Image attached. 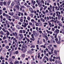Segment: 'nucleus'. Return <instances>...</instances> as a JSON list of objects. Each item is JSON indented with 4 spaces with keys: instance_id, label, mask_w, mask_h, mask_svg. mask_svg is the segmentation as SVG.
Segmentation results:
<instances>
[{
    "instance_id": "f257e3e1",
    "label": "nucleus",
    "mask_w": 64,
    "mask_h": 64,
    "mask_svg": "<svg viewBox=\"0 0 64 64\" xmlns=\"http://www.w3.org/2000/svg\"><path fill=\"white\" fill-rule=\"evenodd\" d=\"M21 50L23 53H25V52H26L27 51V48H22Z\"/></svg>"
},
{
    "instance_id": "f03ea898",
    "label": "nucleus",
    "mask_w": 64,
    "mask_h": 64,
    "mask_svg": "<svg viewBox=\"0 0 64 64\" xmlns=\"http://www.w3.org/2000/svg\"><path fill=\"white\" fill-rule=\"evenodd\" d=\"M22 49L27 48V46H25L24 44H22Z\"/></svg>"
},
{
    "instance_id": "7ed1b4c3",
    "label": "nucleus",
    "mask_w": 64,
    "mask_h": 64,
    "mask_svg": "<svg viewBox=\"0 0 64 64\" xmlns=\"http://www.w3.org/2000/svg\"><path fill=\"white\" fill-rule=\"evenodd\" d=\"M39 6H40V7H41L42 6V3L40 1V2H38V4Z\"/></svg>"
},
{
    "instance_id": "20e7f679",
    "label": "nucleus",
    "mask_w": 64,
    "mask_h": 64,
    "mask_svg": "<svg viewBox=\"0 0 64 64\" xmlns=\"http://www.w3.org/2000/svg\"><path fill=\"white\" fill-rule=\"evenodd\" d=\"M55 32L56 34H58L59 32V30L56 29V30Z\"/></svg>"
},
{
    "instance_id": "39448f33",
    "label": "nucleus",
    "mask_w": 64,
    "mask_h": 64,
    "mask_svg": "<svg viewBox=\"0 0 64 64\" xmlns=\"http://www.w3.org/2000/svg\"><path fill=\"white\" fill-rule=\"evenodd\" d=\"M19 64V61H16L14 62V64Z\"/></svg>"
},
{
    "instance_id": "423d86ee",
    "label": "nucleus",
    "mask_w": 64,
    "mask_h": 64,
    "mask_svg": "<svg viewBox=\"0 0 64 64\" xmlns=\"http://www.w3.org/2000/svg\"><path fill=\"white\" fill-rule=\"evenodd\" d=\"M13 17H14L15 19H18V17H19L17 16H13Z\"/></svg>"
},
{
    "instance_id": "0eeeda50",
    "label": "nucleus",
    "mask_w": 64,
    "mask_h": 64,
    "mask_svg": "<svg viewBox=\"0 0 64 64\" xmlns=\"http://www.w3.org/2000/svg\"><path fill=\"white\" fill-rule=\"evenodd\" d=\"M33 34L34 35H35L36 34H37V32H35V31L34 30L33 31Z\"/></svg>"
},
{
    "instance_id": "6e6552de",
    "label": "nucleus",
    "mask_w": 64,
    "mask_h": 64,
    "mask_svg": "<svg viewBox=\"0 0 64 64\" xmlns=\"http://www.w3.org/2000/svg\"><path fill=\"white\" fill-rule=\"evenodd\" d=\"M30 16L32 18H33V14H30Z\"/></svg>"
},
{
    "instance_id": "1a4fd4ad",
    "label": "nucleus",
    "mask_w": 64,
    "mask_h": 64,
    "mask_svg": "<svg viewBox=\"0 0 64 64\" xmlns=\"http://www.w3.org/2000/svg\"><path fill=\"white\" fill-rule=\"evenodd\" d=\"M60 16H61L60 15H58V20H60V19H61Z\"/></svg>"
},
{
    "instance_id": "9d476101",
    "label": "nucleus",
    "mask_w": 64,
    "mask_h": 64,
    "mask_svg": "<svg viewBox=\"0 0 64 64\" xmlns=\"http://www.w3.org/2000/svg\"><path fill=\"white\" fill-rule=\"evenodd\" d=\"M54 54H56V55H57V51L55 50L54 51Z\"/></svg>"
},
{
    "instance_id": "9b49d317",
    "label": "nucleus",
    "mask_w": 64,
    "mask_h": 64,
    "mask_svg": "<svg viewBox=\"0 0 64 64\" xmlns=\"http://www.w3.org/2000/svg\"><path fill=\"white\" fill-rule=\"evenodd\" d=\"M16 29V28H12V30L13 31H15V30Z\"/></svg>"
},
{
    "instance_id": "f8f14e48",
    "label": "nucleus",
    "mask_w": 64,
    "mask_h": 64,
    "mask_svg": "<svg viewBox=\"0 0 64 64\" xmlns=\"http://www.w3.org/2000/svg\"><path fill=\"white\" fill-rule=\"evenodd\" d=\"M49 60L50 62L52 61V58H49Z\"/></svg>"
},
{
    "instance_id": "ddd939ff",
    "label": "nucleus",
    "mask_w": 64,
    "mask_h": 64,
    "mask_svg": "<svg viewBox=\"0 0 64 64\" xmlns=\"http://www.w3.org/2000/svg\"><path fill=\"white\" fill-rule=\"evenodd\" d=\"M10 3H11V1L10 0H9L8 2V5H10Z\"/></svg>"
},
{
    "instance_id": "4468645a",
    "label": "nucleus",
    "mask_w": 64,
    "mask_h": 64,
    "mask_svg": "<svg viewBox=\"0 0 64 64\" xmlns=\"http://www.w3.org/2000/svg\"><path fill=\"white\" fill-rule=\"evenodd\" d=\"M29 9L30 11H31L33 10V8H29Z\"/></svg>"
},
{
    "instance_id": "2eb2a0df",
    "label": "nucleus",
    "mask_w": 64,
    "mask_h": 64,
    "mask_svg": "<svg viewBox=\"0 0 64 64\" xmlns=\"http://www.w3.org/2000/svg\"><path fill=\"white\" fill-rule=\"evenodd\" d=\"M15 44L16 46L17 47H18V42H17V43H16Z\"/></svg>"
},
{
    "instance_id": "dca6fc26",
    "label": "nucleus",
    "mask_w": 64,
    "mask_h": 64,
    "mask_svg": "<svg viewBox=\"0 0 64 64\" xmlns=\"http://www.w3.org/2000/svg\"><path fill=\"white\" fill-rule=\"evenodd\" d=\"M30 40H32V41H34L35 40V38H34L32 39V38H30Z\"/></svg>"
},
{
    "instance_id": "f3484780",
    "label": "nucleus",
    "mask_w": 64,
    "mask_h": 64,
    "mask_svg": "<svg viewBox=\"0 0 64 64\" xmlns=\"http://www.w3.org/2000/svg\"><path fill=\"white\" fill-rule=\"evenodd\" d=\"M0 33L2 35H4V33H3V32L2 31H0Z\"/></svg>"
},
{
    "instance_id": "a211bd4d",
    "label": "nucleus",
    "mask_w": 64,
    "mask_h": 64,
    "mask_svg": "<svg viewBox=\"0 0 64 64\" xmlns=\"http://www.w3.org/2000/svg\"><path fill=\"white\" fill-rule=\"evenodd\" d=\"M16 7L17 9H19V6H18V5H17L16 6Z\"/></svg>"
},
{
    "instance_id": "6ab92c4d",
    "label": "nucleus",
    "mask_w": 64,
    "mask_h": 64,
    "mask_svg": "<svg viewBox=\"0 0 64 64\" xmlns=\"http://www.w3.org/2000/svg\"><path fill=\"white\" fill-rule=\"evenodd\" d=\"M6 49H9V47L8 46H6Z\"/></svg>"
},
{
    "instance_id": "aec40b11",
    "label": "nucleus",
    "mask_w": 64,
    "mask_h": 64,
    "mask_svg": "<svg viewBox=\"0 0 64 64\" xmlns=\"http://www.w3.org/2000/svg\"><path fill=\"white\" fill-rule=\"evenodd\" d=\"M6 39V36H4L3 38V40H4V39Z\"/></svg>"
},
{
    "instance_id": "412c9836",
    "label": "nucleus",
    "mask_w": 64,
    "mask_h": 64,
    "mask_svg": "<svg viewBox=\"0 0 64 64\" xmlns=\"http://www.w3.org/2000/svg\"><path fill=\"white\" fill-rule=\"evenodd\" d=\"M6 34H7L6 35H10V32H8L7 33H6Z\"/></svg>"
},
{
    "instance_id": "4be33fe9",
    "label": "nucleus",
    "mask_w": 64,
    "mask_h": 64,
    "mask_svg": "<svg viewBox=\"0 0 64 64\" xmlns=\"http://www.w3.org/2000/svg\"><path fill=\"white\" fill-rule=\"evenodd\" d=\"M0 5H1L2 6L3 5V2H0Z\"/></svg>"
},
{
    "instance_id": "5701e85b",
    "label": "nucleus",
    "mask_w": 64,
    "mask_h": 64,
    "mask_svg": "<svg viewBox=\"0 0 64 64\" xmlns=\"http://www.w3.org/2000/svg\"><path fill=\"white\" fill-rule=\"evenodd\" d=\"M33 47L34 48L35 47V46L34 45H32V46L31 47V48H33Z\"/></svg>"
},
{
    "instance_id": "b1692460",
    "label": "nucleus",
    "mask_w": 64,
    "mask_h": 64,
    "mask_svg": "<svg viewBox=\"0 0 64 64\" xmlns=\"http://www.w3.org/2000/svg\"><path fill=\"white\" fill-rule=\"evenodd\" d=\"M27 19L28 20H30V17H28Z\"/></svg>"
},
{
    "instance_id": "393cba45",
    "label": "nucleus",
    "mask_w": 64,
    "mask_h": 64,
    "mask_svg": "<svg viewBox=\"0 0 64 64\" xmlns=\"http://www.w3.org/2000/svg\"><path fill=\"white\" fill-rule=\"evenodd\" d=\"M45 37L46 40H48V37L47 36H45Z\"/></svg>"
},
{
    "instance_id": "a878e982",
    "label": "nucleus",
    "mask_w": 64,
    "mask_h": 64,
    "mask_svg": "<svg viewBox=\"0 0 64 64\" xmlns=\"http://www.w3.org/2000/svg\"><path fill=\"white\" fill-rule=\"evenodd\" d=\"M58 25L60 26V27H62V24H61V23L59 24H58Z\"/></svg>"
},
{
    "instance_id": "bb28decb",
    "label": "nucleus",
    "mask_w": 64,
    "mask_h": 64,
    "mask_svg": "<svg viewBox=\"0 0 64 64\" xmlns=\"http://www.w3.org/2000/svg\"><path fill=\"white\" fill-rule=\"evenodd\" d=\"M22 57H24L25 56V54H22Z\"/></svg>"
},
{
    "instance_id": "cd10ccee",
    "label": "nucleus",
    "mask_w": 64,
    "mask_h": 64,
    "mask_svg": "<svg viewBox=\"0 0 64 64\" xmlns=\"http://www.w3.org/2000/svg\"><path fill=\"white\" fill-rule=\"evenodd\" d=\"M44 37L46 36H47V33L46 32L44 33Z\"/></svg>"
},
{
    "instance_id": "c85d7f7f",
    "label": "nucleus",
    "mask_w": 64,
    "mask_h": 64,
    "mask_svg": "<svg viewBox=\"0 0 64 64\" xmlns=\"http://www.w3.org/2000/svg\"><path fill=\"white\" fill-rule=\"evenodd\" d=\"M36 26H39V24H38V23H37L36 24Z\"/></svg>"
},
{
    "instance_id": "c756f323",
    "label": "nucleus",
    "mask_w": 64,
    "mask_h": 64,
    "mask_svg": "<svg viewBox=\"0 0 64 64\" xmlns=\"http://www.w3.org/2000/svg\"><path fill=\"white\" fill-rule=\"evenodd\" d=\"M14 2H12L11 4V6H13V5H14Z\"/></svg>"
},
{
    "instance_id": "7c9ffc66",
    "label": "nucleus",
    "mask_w": 64,
    "mask_h": 64,
    "mask_svg": "<svg viewBox=\"0 0 64 64\" xmlns=\"http://www.w3.org/2000/svg\"><path fill=\"white\" fill-rule=\"evenodd\" d=\"M20 32L21 33H23V31L22 30H20Z\"/></svg>"
},
{
    "instance_id": "2f4dec72",
    "label": "nucleus",
    "mask_w": 64,
    "mask_h": 64,
    "mask_svg": "<svg viewBox=\"0 0 64 64\" xmlns=\"http://www.w3.org/2000/svg\"><path fill=\"white\" fill-rule=\"evenodd\" d=\"M58 27V26H54V28H56V29H57V28Z\"/></svg>"
},
{
    "instance_id": "473e14b6",
    "label": "nucleus",
    "mask_w": 64,
    "mask_h": 64,
    "mask_svg": "<svg viewBox=\"0 0 64 64\" xmlns=\"http://www.w3.org/2000/svg\"><path fill=\"white\" fill-rule=\"evenodd\" d=\"M55 40L56 41V42H57V41H58V38H56L55 39Z\"/></svg>"
},
{
    "instance_id": "72a5a7b5",
    "label": "nucleus",
    "mask_w": 64,
    "mask_h": 64,
    "mask_svg": "<svg viewBox=\"0 0 64 64\" xmlns=\"http://www.w3.org/2000/svg\"><path fill=\"white\" fill-rule=\"evenodd\" d=\"M2 49H3V48H0V52H1V51L2 50Z\"/></svg>"
},
{
    "instance_id": "f704fd0d",
    "label": "nucleus",
    "mask_w": 64,
    "mask_h": 64,
    "mask_svg": "<svg viewBox=\"0 0 64 64\" xmlns=\"http://www.w3.org/2000/svg\"><path fill=\"white\" fill-rule=\"evenodd\" d=\"M11 14H12V16H13L14 15V13L13 12H11Z\"/></svg>"
},
{
    "instance_id": "c9c22d12",
    "label": "nucleus",
    "mask_w": 64,
    "mask_h": 64,
    "mask_svg": "<svg viewBox=\"0 0 64 64\" xmlns=\"http://www.w3.org/2000/svg\"><path fill=\"white\" fill-rule=\"evenodd\" d=\"M39 26H42V24H41V22H40V23H39Z\"/></svg>"
},
{
    "instance_id": "e433bc0d",
    "label": "nucleus",
    "mask_w": 64,
    "mask_h": 64,
    "mask_svg": "<svg viewBox=\"0 0 64 64\" xmlns=\"http://www.w3.org/2000/svg\"><path fill=\"white\" fill-rule=\"evenodd\" d=\"M27 7V8H29V7H30V6H29V5H28L27 6H26Z\"/></svg>"
},
{
    "instance_id": "4c0bfd02",
    "label": "nucleus",
    "mask_w": 64,
    "mask_h": 64,
    "mask_svg": "<svg viewBox=\"0 0 64 64\" xmlns=\"http://www.w3.org/2000/svg\"><path fill=\"white\" fill-rule=\"evenodd\" d=\"M15 58V56H12V59H14Z\"/></svg>"
},
{
    "instance_id": "58836bf2",
    "label": "nucleus",
    "mask_w": 64,
    "mask_h": 64,
    "mask_svg": "<svg viewBox=\"0 0 64 64\" xmlns=\"http://www.w3.org/2000/svg\"><path fill=\"white\" fill-rule=\"evenodd\" d=\"M7 41L6 40H5L4 41V42L5 43H7Z\"/></svg>"
},
{
    "instance_id": "ea45409f",
    "label": "nucleus",
    "mask_w": 64,
    "mask_h": 64,
    "mask_svg": "<svg viewBox=\"0 0 64 64\" xmlns=\"http://www.w3.org/2000/svg\"><path fill=\"white\" fill-rule=\"evenodd\" d=\"M39 32L40 33V34H41L42 33V32L41 30H39Z\"/></svg>"
},
{
    "instance_id": "a19ab883",
    "label": "nucleus",
    "mask_w": 64,
    "mask_h": 64,
    "mask_svg": "<svg viewBox=\"0 0 64 64\" xmlns=\"http://www.w3.org/2000/svg\"><path fill=\"white\" fill-rule=\"evenodd\" d=\"M62 21H64V19H63V17H62L61 19Z\"/></svg>"
},
{
    "instance_id": "79ce46f5",
    "label": "nucleus",
    "mask_w": 64,
    "mask_h": 64,
    "mask_svg": "<svg viewBox=\"0 0 64 64\" xmlns=\"http://www.w3.org/2000/svg\"><path fill=\"white\" fill-rule=\"evenodd\" d=\"M60 41H58L57 42V43L58 44H60Z\"/></svg>"
},
{
    "instance_id": "37998d69",
    "label": "nucleus",
    "mask_w": 64,
    "mask_h": 64,
    "mask_svg": "<svg viewBox=\"0 0 64 64\" xmlns=\"http://www.w3.org/2000/svg\"><path fill=\"white\" fill-rule=\"evenodd\" d=\"M17 28H18V29H20V28L19 27V26H16Z\"/></svg>"
},
{
    "instance_id": "c03bdc74",
    "label": "nucleus",
    "mask_w": 64,
    "mask_h": 64,
    "mask_svg": "<svg viewBox=\"0 0 64 64\" xmlns=\"http://www.w3.org/2000/svg\"><path fill=\"white\" fill-rule=\"evenodd\" d=\"M3 4L4 5H6V2H3Z\"/></svg>"
},
{
    "instance_id": "a18cd8bd",
    "label": "nucleus",
    "mask_w": 64,
    "mask_h": 64,
    "mask_svg": "<svg viewBox=\"0 0 64 64\" xmlns=\"http://www.w3.org/2000/svg\"><path fill=\"white\" fill-rule=\"evenodd\" d=\"M3 16H5L6 15V14H5V13H3Z\"/></svg>"
},
{
    "instance_id": "49530a36",
    "label": "nucleus",
    "mask_w": 64,
    "mask_h": 64,
    "mask_svg": "<svg viewBox=\"0 0 64 64\" xmlns=\"http://www.w3.org/2000/svg\"><path fill=\"white\" fill-rule=\"evenodd\" d=\"M42 12L43 14H45V12H44V10L42 11Z\"/></svg>"
},
{
    "instance_id": "de8ad7c7",
    "label": "nucleus",
    "mask_w": 64,
    "mask_h": 64,
    "mask_svg": "<svg viewBox=\"0 0 64 64\" xmlns=\"http://www.w3.org/2000/svg\"><path fill=\"white\" fill-rule=\"evenodd\" d=\"M18 54V51H16V54Z\"/></svg>"
},
{
    "instance_id": "09e8293b",
    "label": "nucleus",
    "mask_w": 64,
    "mask_h": 64,
    "mask_svg": "<svg viewBox=\"0 0 64 64\" xmlns=\"http://www.w3.org/2000/svg\"><path fill=\"white\" fill-rule=\"evenodd\" d=\"M52 31H54L55 30V29H54V28H52Z\"/></svg>"
},
{
    "instance_id": "8fccbe9b",
    "label": "nucleus",
    "mask_w": 64,
    "mask_h": 64,
    "mask_svg": "<svg viewBox=\"0 0 64 64\" xmlns=\"http://www.w3.org/2000/svg\"><path fill=\"white\" fill-rule=\"evenodd\" d=\"M27 41H28V42H30V40H29V39H28H28H27L26 40Z\"/></svg>"
},
{
    "instance_id": "3c124183",
    "label": "nucleus",
    "mask_w": 64,
    "mask_h": 64,
    "mask_svg": "<svg viewBox=\"0 0 64 64\" xmlns=\"http://www.w3.org/2000/svg\"><path fill=\"white\" fill-rule=\"evenodd\" d=\"M50 37L52 38V39H53V38H54V37H53V36H50Z\"/></svg>"
},
{
    "instance_id": "603ef678",
    "label": "nucleus",
    "mask_w": 64,
    "mask_h": 64,
    "mask_svg": "<svg viewBox=\"0 0 64 64\" xmlns=\"http://www.w3.org/2000/svg\"><path fill=\"white\" fill-rule=\"evenodd\" d=\"M46 60L47 61H49V58H46Z\"/></svg>"
},
{
    "instance_id": "864d4df0",
    "label": "nucleus",
    "mask_w": 64,
    "mask_h": 64,
    "mask_svg": "<svg viewBox=\"0 0 64 64\" xmlns=\"http://www.w3.org/2000/svg\"><path fill=\"white\" fill-rule=\"evenodd\" d=\"M29 25H31V26H32V23L31 22H30L29 24Z\"/></svg>"
},
{
    "instance_id": "5fc2aeb1",
    "label": "nucleus",
    "mask_w": 64,
    "mask_h": 64,
    "mask_svg": "<svg viewBox=\"0 0 64 64\" xmlns=\"http://www.w3.org/2000/svg\"><path fill=\"white\" fill-rule=\"evenodd\" d=\"M47 2H48V3H50V2H51V1L50 0H48Z\"/></svg>"
},
{
    "instance_id": "6e6d98bb",
    "label": "nucleus",
    "mask_w": 64,
    "mask_h": 64,
    "mask_svg": "<svg viewBox=\"0 0 64 64\" xmlns=\"http://www.w3.org/2000/svg\"><path fill=\"white\" fill-rule=\"evenodd\" d=\"M3 10L4 11H5V10H6V8H4L3 9Z\"/></svg>"
},
{
    "instance_id": "4d7b16f0",
    "label": "nucleus",
    "mask_w": 64,
    "mask_h": 64,
    "mask_svg": "<svg viewBox=\"0 0 64 64\" xmlns=\"http://www.w3.org/2000/svg\"><path fill=\"white\" fill-rule=\"evenodd\" d=\"M32 64H36V63L35 62H32Z\"/></svg>"
},
{
    "instance_id": "13d9d810",
    "label": "nucleus",
    "mask_w": 64,
    "mask_h": 64,
    "mask_svg": "<svg viewBox=\"0 0 64 64\" xmlns=\"http://www.w3.org/2000/svg\"><path fill=\"white\" fill-rule=\"evenodd\" d=\"M10 64H14L13 63H12V62H10Z\"/></svg>"
},
{
    "instance_id": "bf43d9fd",
    "label": "nucleus",
    "mask_w": 64,
    "mask_h": 64,
    "mask_svg": "<svg viewBox=\"0 0 64 64\" xmlns=\"http://www.w3.org/2000/svg\"><path fill=\"white\" fill-rule=\"evenodd\" d=\"M28 28H31V27H30V26H28Z\"/></svg>"
},
{
    "instance_id": "052dcab7",
    "label": "nucleus",
    "mask_w": 64,
    "mask_h": 64,
    "mask_svg": "<svg viewBox=\"0 0 64 64\" xmlns=\"http://www.w3.org/2000/svg\"><path fill=\"white\" fill-rule=\"evenodd\" d=\"M20 21L21 22H23V20H22V19H21L20 20Z\"/></svg>"
},
{
    "instance_id": "680f3d73",
    "label": "nucleus",
    "mask_w": 64,
    "mask_h": 64,
    "mask_svg": "<svg viewBox=\"0 0 64 64\" xmlns=\"http://www.w3.org/2000/svg\"><path fill=\"white\" fill-rule=\"evenodd\" d=\"M40 55H38V58H40Z\"/></svg>"
},
{
    "instance_id": "e2e57ef3",
    "label": "nucleus",
    "mask_w": 64,
    "mask_h": 64,
    "mask_svg": "<svg viewBox=\"0 0 64 64\" xmlns=\"http://www.w3.org/2000/svg\"><path fill=\"white\" fill-rule=\"evenodd\" d=\"M6 18H8V17H9V16L8 15H6Z\"/></svg>"
},
{
    "instance_id": "0e129e2a",
    "label": "nucleus",
    "mask_w": 64,
    "mask_h": 64,
    "mask_svg": "<svg viewBox=\"0 0 64 64\" xmlns=\"http://www.w3.org/2000/svg\"><path fill=\"white\" fill-rule=\"evenodd\" d=\"M17 4L18 5H20V4L18 2V3Z\"/></svg>"
},
{
    "instance_id": "69168bd1",
    "label": "nucleus",
    "mask_w": 64,
    "mask_h": 64,
    "mask_svg": "<svg viewBox=\"0 0 64 64\" xmlns=\"http://www.w3.org/2000/svg\"><path fill=\"white\" fill-rule=\"evenodd\" d=\"M0 59H1V60H3V58H2V56H1L0 57Z\"/></svg>"
},
{
    "instance_id": "338daca9",
    "label": "nucleus",
    "mask_w": 64,
    "mask_h": 64,
    "mask_svg": "<svg viewBox=\"0 0 64 64\" xmlns=\"http://www.w3.org/2000/svg\"><path fill=\"white\" fill-rule=\"evenodd\" d=\"M23 33H25V30H23Z\"/></svg>"
},
{
    "instance_id": "774afa93",
    "label": "nucleus",
    "mask_w": 64,
    "mask_h": 64,
    "mask_svg": "<svg viewBox=\"0 0 64 64\" xmlns=\"http://www.w3.org/2000/svg\"><path fill=\"white\" fill-rule=\"evenodd\" d=\"M2 47H5V44H3L2 45Z\"/></svg>"
}]
</instances>
